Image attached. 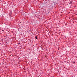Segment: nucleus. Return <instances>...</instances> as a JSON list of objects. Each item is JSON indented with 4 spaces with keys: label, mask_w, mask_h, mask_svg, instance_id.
<instances>
[{
    "label": "nucleus",
    "mask_w": 77,
    "mask_h": 77,
    "mask_svg": "<svg viewBox=\"0 0 77 77\" xmlns=\"http://www.w3.org/2000/svg\"><path fill=\"white\" fill-rule=\"evenodd\" d=\"M35 39H38V37H37L36 36L35 37Z\"/></svg>",
    "instance_id": "f257e3e1"
},
{
    "label": "nucleus",
    "mask_w": 77,
    "mask_h": 77,
    "mask_svg": "<svg viewBox=\"0 0 77 77\" xmlns=\"http://www.w3.org/2000/svg\"><path fill=\"white\" fill-rule=\"evenodd\" d=\"M72 2H70V3H69V4H71V3H72Z\"/></svg>",
    "instance_id": "f03ea898"
},
{
    "label": "nucleus",
    "mask_w": 77,
    "mask_h": 77,
    "mask_svg": "<svg viewBox=\"0 0 77 77\" xmlns=\"http://www.w3.org/2000/svg\"><path fill=\"white\" fill-rule=\"evenodd\" d=\"M73 63H75V61H74Z\"/></svg>",
    "instance_id": "7ed1b4c3"
}]
</instances>
